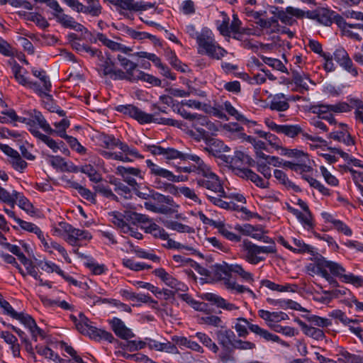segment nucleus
I'll return each mask as SVG.
<instances>
[{
    "label": "nucleus",
    "mask_w": 363,
    "mask_h": 363,
    "mask_svg": "<svg viewBox=\"0 0 363 363\" xmlns=\"http://www.w3.org/2000/svg\"><path fill=\"white\" fill-rule=\"evenodd\" d=\"M108 75L113 80H127L131 82H135V74H133L129 72H123V70L116 69L115 67Z\"/></svg>",
    "instance_id": "nucleus-34"
},
{
    "label": "nucleus",
    "mask_w": 363,
    "mask_h": 363,
    "mask_svg": "<svg viewBox=\"0 0 363 363\" xmlns=\"http://www.w3.org/2000/svg\"><path fill=\"white\" fill-rule=\"evenodd\" d=\"M301 133H302V128L298 125H281L279 132L290 138H294Z\"/></svg>",
    "instance_id": "nucleus-44"
},
{
    "label": "nucleus",
    "mask_w": 363,
    "mask_h": 363,
    "mask_svg": "<svg viewBox=\"0 0 363 363\" xmlns=\"http://www.w3.org/2000/svg\"><path fill=\"white\" fill-rule=\"evenodd\" d=\"M80 171L87 174L91 182L98 183L102 180L101 175L91 164H86L81 167Z\"/></svg>",
    "instance_id": "nucleus-41"
},
{
    "label": "nucleus",
    "mask_w": 363,
    "mask_h": 363,
    "mask_svg": "<svg viewBox=\"0 0 363 363\" xmlns=\"http://www.w3.org/2000/svg\"><path fill=\"white\" fill-rule=\"evenodd\" d=\"M247 155L241 151H235L233 157L224 156V161L229 163L232 168L238 167L245 161Z\"/></svg>",
    "instance_id": "nucleus-35"
},
{
    "label": "nucleus",
    "mask_w": 363,
    "mask_h": 363,
    "mask_svg": "<svg viewBox=\"0 0 363 363\" xmlns=\"http://www.w3.org/2000/svg\"><path fill=\"white\" fill-rule=\"evenodd\" d=\"M108 321L111 325L112 330L118 337L123 340H128L135 336L131 330L128 328L120 318H113Z\"/></svg>",
    "instance_id": "nucleus-12"
},
{
    "label": "nucleus",
    "mask_w": 363,
    "mask_h": 363,
    "mask_svg": "<svg viewBox=\"0 0 363 363\" xmlns=\"http://www.w3.org/2000/svg\"><path fill=\"white\" fill-rule=\"evenodd\" d=\"M238 322L235 323L234 328L238 333V337H245L248 335V325L250 323L244 318H239L237 319Z\"/></svg>",
    "instance_id": "nucleus-43"
},
{
    "label": "nucleus",
    "mask_w": 363,
    "mask_h": 363,
    "mask_svg": "<svg viewBox=\"0 0 363 363\" xmlns=\"http://www.w3.org/2000/svg\"><path fill=\"white\" fill-rule=\"evenodd\" d=\"M123 218L133 225H137L138 223L146 224L150 222V218L147 216L132 211H125Z\"/></svg>",
    "instance_id": "nucleus-25"
},
{
    "label": "nucleus",
    "mask_w": 363,
    "mask_h": 363,
    "mask_svg": "<svg viewBox=\"0 0 363 363\" xmlns=\"http://www.w3.org/2000/svg\"><path fill=\"white\" fill-rule=\"evenodd\" d=\"M342 363H363V357L342 351Z\"/></svg>",
    "instance_id": "nucleus-64"
},
{
    "label": "nucleus",
    "mask_w": 363,
    "mask_h": 363,
    "mask_svg": "<svg viewBox=\"0 0 363 363\" xmlns=\"http://www.w3.org/2000/svg\"><path fill=\"white\" fill-rule=\"evenodd\" d=\"M342 143L346 145L347 152H352L355 150L354 140L347 132V125L343 123H342Z\"/></svg>",
    "instance_id": "nucleus-40"
},
{
    "label": "nucleus",
    "mask_w": 363,
    "mask_h": 363,
    "mask_svg": "<svg viewBox=\"0 0 363 363\" xmlns=\"http://www.w3.org/2000/svg\"><path fill=\"white\" fill-rule=\"evenodd\" d=\"M31 123H36L38 125L47 133L52 134L55 131L51 128L50 125L48 123L43 114L36 110H33V113H30Z\"/></svg>",
    "instance_id": "nucleus-26"
},
{
    "label": "nucleus",
    "mask_w": 363,
    "mask_h": 363,
    "mask_svg": "<svg viewBox=\"0 0 363 363\" xmlns=\"http://www.w3.org/2000/svg\"><path fill=\"white\" fill-rule=\"evenodd\" d=\"M347 19L363 21V13L353 10H347L342 13V25H343L344 21H346Z\"/></svg>",
    "instance_id": "nucleus-61"
},
{
    "label": "nucleus",
    "mask_w": 363,
    "mask_h": 363,
    "mask_svg": "<svg viewBox=\"0 0 363 363\" xmlns=\"http://www.w3.org/2000/svg\"><path fill=\"white\" fill-rule=\"evenodd\" d=\"M293 82L299 87L304 90L308 89L307 82L310 81L307 77H303L301 73L296 70L292 71Z\"/></svg>",
    "instance_id": "nucleus-55"
},
{
    "label": "nucleus",
    "mask_w": 363,
    "mask_h": 363,
    "mask_svg": "<svg viewBox=\"0 0 363 363\" xmlns=\"http://www.w3.org/2000/svg\"><path fill=\"white\" fill-rule=\"evenodd\" d=\"M362 25L359 23H350L344 21L343 25H342V35H347L352 38L360 40V38L358 33H353L348 30V28H361Z\"/></svg>",
    "instance_id": "nucleus-49"
},
{
    "label": "nucleus",
    "mask_w": 363,
    "mask_h": 363,
    "mask_svg": "<svg viewBox=\"0 0 363 363\" xmlns=\"http://www.w3.org/2000/svg\"><path fill=\"white\" fill-rule=\"evenodd\" d=\"M135 82L142 80L157 86H160L162 84V81L160 79L139 69L135 73Z\"/></svg>",
    "instance_id": "nucleus-37"
},
{
    "label": "nucleus",
    "mask_w": 363,
    "mask_h": 363,
    "mask_svg": "<svg viewBox=\"0 0 363 363\" xmlns=\"http://www.w3.org/2000/svg\"><path fill=\"white\" fill-rule=\"evenodd\" d=\"M242 247L245 252V259L251 264H257L264 260L265 257L261 255L263 253L274 254L277 252L274 245L258 246L247 240L242 242Z\"/></svg>",
    "instance_id": "nucleus-2"
},
{
    "label": "nucleus",
    "mask_w": 363,
    "mask_h": 363,
    "mask_svg": "<svg viewBox=\"0 0 363 363\" xmlns=\"http://www.w3.org/2000/svg\"><path fill=\"white\" fill-rule=\"evenodd\" d=\"M342 282L350 284L356 287L363 286V279L355 276L352 273H345V269L342 267Z\"/></svg>",
    "instance_id": "nucleus-36"
},
{
    "label": "nucleus",
    "mask_w": 363,
    "mask_h": 363,
    "mask_svg": "<svg viewBox=\"0 0 363 363\" xmlns=\"http://www.w3.org/2000/svg\"><path fill=\"white\" fill-rule=\"evenodd\" d=\"M174 111H177V112L179 114H180L184 118L191 121L193 127H194L197 130V131L202 135L203 139H207L208 133L204 129L197 127L199 124L208 125L207 118L206 116H203L197 113L191 114L190 113H188L182 106H180L179 102L177 104V106Z\"/></svg>",
    "instance_id": "nucleus-9"
},
{
    "label": "nucleus",
    "mask_w": 363,
    "mask_h": 363,
    "mask_svg": "<svg viewBox=\"0 0 363 363\" xmlns=\"http://www.w3.org/2000/svg\"><path fill=\"white\" fill-rule=\"evenodd\" d=\"M152 199L160 203H166L170 206H177L172 197L169 196H164L162 194L154 191Z\"/></svg>",
    "instance_id": "nucleus-60"
},
{
    "label": "nucleus",
    "mask_w": 363,
    "mask_h": 363,
    "mask_svg": "<svg viewBox=\"0 0 363 363\" xmlns=\"http://www.w3.org/2000/svg\"><path fill=\"white\" fill-rule=\"evenodd\" d=\"M146 164L150 169V174L155 177V184L156 181H161L159 179L160 178L164 179L171 182H179L180 181L179 176L174 175L171 171L160 167L150 160H146Z\"/></svg>",
    "instance_id": "nucleus-10"
},
{
    "label": "nucleus",
    "mask_w": 363,
    "mask_h": 363,
    "mask_svg": "<svg viewBox=\"0 0 363 363\" xmlns=\"http://www.w3.org/2000/svg\"><path fill=\"white\" fill-rule=\"evenodd\" d=\"M99 145L105 149L113 150L114 147L120 148L122 141L113 135L101 133L98 137Z\"/></svg>",
    "instance_id": "nucleus-20"
},
{
    "label": "nucleus",
    "mask_w": 363,
    "mask_h": 363,
    "mask_svg": "<svg viewBox=\"0 0 363 363\" xmlns=\"http://www.w3.org/2000/svg\"><path fill=\"white\" fill-rule=\"evenodd\" d=\"M274 177L283 185L287 188L292 189L294 191L298 192L301 191L300 188L291 182L286 174L281 170L275 169L274 172Z\"/></svg>",
    "instance_id": "nucleus-33"
},
{
    "label": "nucleus",
    "mask_w": 363,
    "mask_h": 363,
    "mask_svg": "<svg viewBox=\"0 0 363 363\" xmlns=\"http://www.w3.org/2000/svg\"><path fill=\"white\" fill-rule=\"evenodd\" d=\"M190 160L195 162L192 167L199 174L208 173L211 168L196 155L185 154L184 160Z\"/></svg>",
    "instance_id": "nucleus-23"
},
{
    "label": "nucleus",
    "mask_w": 363,
    "mask_h": 363,
    "mask_svg": "<svg viewBox=\"0 0 363 363\" xmlns=\"http://www.w3.org/2000/svg\"><path fill=\"white\" fill-rule=\"evenodd\" d=\"M284 155L290 157H294L297 159L298 160H300V162H309V157L308 154L305 153L302 150H290V149H284Z\"/></svg>",
    "instance_id": "nucleus-54"
},
{
    "label": "nucleus",
    "mask_w": 363,
    "mask_h": 363,
    "mask_svg": "<svg viewBox=\"0 0 363 363\" xmlns=\"http://www.w3.org/2000/svg\"><path fill=\"white\" fill-rule=\"evenodd\" d=\"M318 269H321V277L325 278L332 287L338 286V282L335 279L340 274V265L334 262L326 260L324 257L318 258Z\"/></svg>",
    "instance_id": "nucleus-6"
},
{
    "label": "nucleus",
    "mask_w": 363,
    "mask_h": 363,
    "mask_svg": "<svg viewBox=\"0 0 363 363\" xmlns=\"http://www.w3.org/2000/svg\"><path fill=\"white\" fill-rule=\"evenodd\" d=\"M230 264L223 262L220 264H215L211 267L212 277L216 280H223L224 281L230 276Z\"/></svg>",
    "instance_id": "nucleus-18"
},
{
    "label": "nucleus",
    "mask_w": 363,
    "mask_h": 363,
    "mask_svg": "<svg viewBox=\"0 0 363 363\" xmlns=\"http://www.w3.org/2000/svg\"><path fill=\"white\" fill-rule=\"evenodd\" d=\"M201 175L203 178L196 180V184L199 187L206 189L210 193L218 194L220 196H226L224 189L216 174L210 169L208 173Z\"/></svg>",
    "instance_id": "nucleus-7"
},
{
    "label": "nucleus",
    "mask_w": 363,
    "mask_h": 363,
    "mask_svg": "<svg viewBox=\"0 0 363 363\" xmlns=\"http://www.w3.org/2000/svg\"><path fill=\"white\" fill-rule=\"evenodd\" d=\"M87 6L84 5L82 13L91 16H99L101 13L102 7L99 0H86Z\"/></svg>",
    "instance_id": "nucleus-29"
},
{
    "label": "nucleus",
    "mask_w": 363,
    "mask_h": 363,
    "mask_svg": "<svg viewBox=\"0 0 363 363\" xmlns=\"http://www.w3.org/2000/svg\"><path fill=\"white\" fill-rule=\"evenodd\" d=\"M256 345L255 343L247 341V340H242L241 339L236 338L235 342H234V347L233 350H242V351H247V350H254L256 349Z\"/></svg>",
    "instance_id": "nucleus-57"
},
{
    "label": "nucleus",
    "mask_w": 363,
    "mask_h": 363,
    "mask_svg": "<svg viewBox=\"0 0 363 363\" xmlns=\"http://www.w3.org/2000/svg\"><path fill=\"white\" fill-rule=\"evenodd\" d=\"M0 244L6 248L9 252L16 255L18 259L21 261V263L26 262V257L25 255L21 251V249L18 246L12 245L9 242H0Z\"/></svg>",
    "instance_id": "nucleus-52"
},
{
    "label": "nucleus",
    "mask_w": 363,
    "mask_h": 363,
    "mask_svg": "<svg viewBox=\"0 0 363 363\" xmlns=\"http://www.w3.org/2000/svg\"><path fill=\"white\" fill-rule=\"evenodd\" d=\"M318 16L317 21L321 24L330 26L334 22L337 26H340V16L333 11L327 9H320Z\"/></svg>",
    "instance_id": "nucleus-15"
},
{
    "label": "nucleus",
    "mask_w": 363,
    "mask_h": 363,
    "mask_svg": "<svg viewBox=\"0 0 363 363\" xmlns=\"http://www.w3.org/2000/svg\"><path fill=\"white\" fill-rule=\"evenodd\" d=\"M21 323L28 328L32 339L35 342L38 340V336H40L42 339L45 338V332L37 325L35 320L30 315L27 314L25 317H23Z\"/></svg>",
    "instance_id": "nucleus-13"
},
{
    "label": "nucleus",
    "mask_w": 363,
    "mask_h": 363,
    "mask_svg": "<svg viewBox=\"0 0 363 363\" xmlns=\"http://www.w3.org/2000/svg\"><path fill=\"white\" fill-rule=\"evenodd\" d=\"M289 99L286 97L284 94H277L272 96L269 104V108L272 111L279 112L285 111L289 109Z\"/></svg>",
    "instance_id": "nucleus-16"
},
{
    "label": "nucleus",
    "mask_w": 363,
    "mask_h": 363,
    "mask_svg": "<svg viewBox=\"0 0 363 363\" xmlns=\"http://www.w3.org/2000/svg\"><path fill=\"white\" fill-rule=\"evenodd\" d=\"M185 154L174 148L167 147L164 148L163 156L167 160L179 159L184 161Z\"/></svg>",
    "instance_id": "nucleus-56"
},
{
    "label": "nucleus",
    "mask_w": 363,
    "mask_h": 363,
    "mask_svg": "<svg viewBox=\"0 0 363 363\" xmlns=\"http://www.w3.org/2000/svg\"><path fill=\"white\" fill-rule=\"evenodd\" d=\"M44 4L53 10V16L64 28L74 29L77 31L85 30L83 25L76 22L73 17L64 13L63 9L56 0L44 1Z\"/></svg>",
    "instance_id": "nucleus-4"
},
{
    "label": "nucleus",
    "mask_w": 363,
    "mask_h": 363,
    "mask_svg": "<svg viewBox=\"0 0 363 363\" xmlns=\"http://www.w3.org/2000/svg\"><path fill=\"white\" fill-rule=\"evenodd\" d=\"M211 225H213L216 228H217L218 230V232L226 239L233 242L240 241L241 237L228 230L225 228V224L223 222H217L214 220H211Z\"/></svg>",
    "instance_id": "nucleus-28"
},
{
    "label": "nucleus",
    "mask_w": 363,
    "mask_h": 363,
    "mask_svg": "<svg viewBox=\"0 0 363 363\" xmlns=\"http://www.w3.org/2000/svg\"><path fill=\"white\" fill-rule=\"evenodd\" d=\"M118 60L119 61L121 66L123 67L126 72H129L133 74H135L138 71V65L125 57L118 55L117 57Z\"/></svg>",
    "instance_id": "nucleus-48"
},
{
    "label": "nucleus",
    "mask_w": 363,
    "mask_h": 363,
    "mask_svg": "<svg viewBox=\"0 0 363 363\" xmlns=\"http://www.w3.org/2000/svg\"><path fill=\"white\" fill-rule=\"evenodd\" d=\"M196 42L199 48L213 59L220 60L227 54V51L217 43L211 33L208 31L199 34Z\"/></svg>",
    "instance_id": "nucleus-3"
},
{
    "label": "nucleus",
    "mask_w": 363,
    "mask_h": 363,
    "mask_svg": "<svg viewBox=\"0 0 363 363\" xmlns=\"http://www.w3.org/2000/svg\"><path fill=\"white\" fill-rule=\"evenodd\" d=\"M86 335H88L91 339L96 341L104 340L108 342H112L114 340L113 335L106 330L97 328L91 325L89 329L87 330Z\"/></svg>",
    "instance_id": "nucleus-17"
},
{
    "label": "nucleus",
    "mask_w": 363,
    "mask_h": 363,
    "mask_svg": "<svg viewBox=\"0 0 363 363\" xmlns=\"http://www.w3.org/2000/svg\"><path fill=\"white\" fill-rule=\"evenodd\" d=\"M91 235L87 230H80L77 228L73 229L69 236L67 237V241L72 246L78 245L77 242L82 240H91Z\"/></svg>",
    "instance_id": "nucleus-22"
},
{
    "label": "nucleus",
    "mask_w": 363,
    "mask_h": 363,
    "mask_svg": "<svg viewBox=\"0 0 363 363\" xmlns=\"http://www.w3.org/2000/svg\"><path fill=\"white\" fill-rule=\"evenodd\" d=\"M220 327L221 329L216 330L215 333L218 344L225 350L233 349L236 340L235 334L230 329Z\"/></svg>",
    "instance_id": "nucleus-11"
},
{
    "label": "nucleus",
    "mask_w": 363,
    "mask_h": 363,
    "mask_svg": "<svg viewBox=\"0 0 363 363\" xmlns=\"http://www.w3.org/2000/svg\"><path fill=\"white\" fill-rule=\"evenodd\" d=\"M277 14L278 19H279L282 23L291 26L294 23L292 16H295L298 18H302L304 17V11L292 6H288L285 11L282 10Z\"/></svg>",
    "instance_id": "nucleus-14"
},
{
    "label": "nucleus",
    "mask_w": 363,
    "mask_h": 363,
    "mask_svg": "<svg viewBox=\"0 0 363 363\" xmlns=\"http://www.w3.org/2000/svg\"><path fill=\"white\" fill-rule=\"evenodd\" d=\"M313 112L318 115V118L324 114H328V112L330 109H331L334 113H340V104H337L335 105H318L315 106L312 108Z\"/></svg>",
    "instance_id": "nucleus-38"
},
{
    "label": "nucleus",
    "mask_w": 363,
    "mask_h": 363,
    "mask_svg": "<svg viewBox=\"0 0 363 363\" xmlns=\"http://www.w3.org/2000/svg\"><path fill=\"white\" fill-rule=\"evenodd\" d=\"M116 109L124 114L130 116L140 124L153 122L171 126L180 125L179 122L176 120L166 118H155L152 114L147 113L131 104L118 106Z\"/></svg>",
    "instance_id": "nucleus-1"
},
{
    "label": "nucleus",
    "mask_w": 363,
    "mask_h": 363,
    "mask_svg": "<svg viewBox=\"0 0 363 363\" xmlns=\"http://www.w3.org/2000/svg\"><path fill=\"white\" fill-rule=\"evenodd\" d=\"M174 111H177V112L179 114H180L184 118L191 121L193 127H194L197 130V131L202 135L203 139H207L208 133L204 129L197 127L199 124L208 125L207 118L206 116H203L197 113L191 114L190 113H188L182 106H180L179 102L177 104V106Z\"/></svg>",
    "instance_id": "nucleus-8"
},
{
    "label": "nucleus",
    "mask_w": 363,
    "mask_h": 363,
    "mask_svg": "<svg viewBox=\"0 0 363 363\" xmlns=\"http://www.w3.org/2000/svg\"><path fill=\"white\" fill-rule=\"evenodd\" d=\"M17 223L21 226L22 229L35 233L38 238L44 243L45 246L48 245V243L45 242L43 232L36 225L25 221L22 219H17Z\"/></svg>",
    "instance_id": "nucleus-27"
},
{
    "label": "nucleus",
    "mask_w": 363,
    "mask_h": 363,
    "mask_svg": "<svg viewBox=\"0 0 363 363\" xmlns=\"http://www.w3.org/2000/svg\"><path fill=\"white\" fill-rule=\"evenodd\" d=\"M166 226L173 230H176L179 233H194V229L189 225H184L177 221L170 220L166 224Z\"/></svg>",
    "instance_id": "nucleus-46"
},
{
    "label": "nucleus",
    "mask_w": 363,
    "mask_h": 363,
    "mask_svg": "<svg viewBox=\"0 0 363 363\" xmlns=\"http://www.w3.org/2000/svg\"><path fill=\"white\" fill-rule=\"evenodd\" d=\"M206 196L207 198L216 206L227 209L229 208V203L222 200L225 196H220L218 194L206 192Z\"/></svg>",
    "instance_id": "nucleus-59"
},
{
    "label": "nucleus",
    "mask_w": 363,
    "mask_h": 363,
    "mask_svg": "<svg viewBox=\"0 0 363 363\" xmlns=\"http://www.w3.org/2000/svg\"><path fill=\"white\" fill-rule=\"evenodd\" d=\"M120 150H121V152L119 153L110 152L105 150H100L99 152L106 159L118 160L123 162H133V160L130 158L129 156H131L135 159L144 158L143 155L140 154L135 148L129 147L128 144L123 142L121 143Z\"/></svg>",
    "instance_id": "nucleus-5"
},
{
    "label": "nucleus",
    "mask_w": 363,
    "mask_h": 363,
    "mask_svg": "<svg viewBox=\"0 0 363 363\" xmlns=\"http://www.w3.org/2000/svg\"><path fill=\"white\" fill-rule=\"evenodd\" d=\"M262 284L267 288L272 290V291H277L279 292H284V291H294V289H291V286L290 284H286L285 286L277 284L273 281H271L268 279H264L262 281Z\"/></svg>",
    "instance_id": "nucleus-50"
},
{
    "label": "nucleus",
    "mask_w": 363,
    "mask_h": 363,
    "mask_svg": "<svg viewBox=\"0 0 363 363\" xmlns=\"http://www.w3.org/2000/svg\"><path fill=\"white\" fill-rule=\"evenodd\" d=\"M248 328L251 332L259 335L267 341H272L276 342H279L281 341L279 336L270 333L267 330L261 328L257 325L250 323V325H248Z\"/></svg>",
    "instance_id": "nucleus-24"
},
{
    "label": "nucleus",
    "mask_w": 363,
    "mask_h": 363,
    "mask_svg": "<svg viewBox=\"0 0 363 363\" xmlns=\"http://www.w3.org/2000/svg\"><path fill=\"white\" fill-rule=\"evenodd\" d=\"M94 190L96 193L102 194L106 198L111 199L114 201H118V197L116 196L111 189H109L108 186H104V184H98L96 186H94Z\"/></svg>",
    "instance_id": "nucleus-62"
},
{
    "label": "nucleus",
    "mask_w": 363,
    "mask_h": 363,
    "mask_svg": "<svg viewBox=\"0 0 363 363\" xmlns=\"http://www.w3.org/2000/svg\"><path fill=\"white\" fill-rule=\"evenodd\" d=\"M33 74L39 78L40 82L43 84L42 86L40 85V89L41 90H50L52 88V84L50 81L49 77L46 75L45 72L44 70H37L35 69H32Z\"/></svg>",
    "instance_id": "nucleus-42"
},
{
    "label": "nucleus",
    "mask_w": 363,
    "mask_h": 363,
    "mask_svg": "<svg viewBox=\"0 0 363 363\" xmlns=\"http://www.w3.org/2000/svg\"><path fill=\"white\" fill-rule=\"evenodd\" d=\"M35 89V93L37 94L40 97L45 98L43 101L44 106L50 112H55L57 111V106L53 101L52 95L50 94V90H41L36 86H33Z\"/></svg>",
    "instance_id": "nucleus-21"
},
{
    "label": "nucleus",
    "mask_w": 363,
    "mask_h": 363,
    "mask_svg": "<svg viewBox=\"0 0 363 363\" xmlns=\"http://www.w3.org/2000/svg\"><path fill=\"white\" fill-rule=\"evenodd\" d=\"M91 322L90 320L85 316L83 313H79V322L75 326L76 329L82 335H86L87 330L91 326Z\"/></svg>",
    "instance_id": "nucleus-53"
},
{
    "label": "nucleus",
    "mask_w": 363,
    "mask_h": 363,
    "mask_svg": "<svg viewBox=\"0 0 363 363\" xmlns=\"http://www.w3.org/2000/svg\"><path fill=\"white\" fill-rule=\"evenodd\" d=\"M13 196L15 199V202L18 201V205L21 209L27 213H34L33 204L22 194L13 191Z\"/></svg>",
    "instance_id": "nucleus-32"
},
{
    "label": "nucleus",
    "mask_w": 363,
    "mask_h": 363,
    "mask_svg": "<svg viewBox=\"0 0 363 363\" xmlns=\"http://www.w3.org/2000/svg\"><path fill=\"white\" fill-rule=\"evenodd\" d=\"M99 61L101 62L99 66L102 68L103 74L105 76L109 74L115 67V64L108 54H106V56H104V59Z\"/></svg>",
    "instance_id": "nucleus-58"
},
{
    "label": "nucleus",
    "mask_w": 363,
    "mask_h": 363,
    "mask_svg": "<svg viewBox=\"0 0 363 363\" xmlns=\"http://www.w3.org/2000/svg\"><path fill=\"white\" fill-rule=\"evenodd\" d=\"M231 273H235L240 276L244 280L247 281H253V276L251 273L246 272L243 267L238 264H230Z\"/></svg>",
    "instance_id": "nucleus-51"
},
{
    "label": "nucleus",
    "mask_w": 363,
    "mask_h": 363,
    "mask_svg": "<svg viewBox=\"0 0 363 363\" xmlns=\"http://www.w3.org/2000/svg\"><path fill=\"white\" fill-rule=\"evenodd\" d=\"M0 306L4 308V313L14 319L18 320L20 322L23 319V317L27 315V313H17L10 305V303L4 300L1 301Z\"/></svg>",
    "instance_id": "nucleus-45"
},
{
    "label": "nucleus",
    "mask_w": 363,
    "mask_h": 363,
    "mask_svg": "<svg viewBox=\"0 0 363 363\" xmlns=\"http://www.w3.org/2000/svg\"><path fill=\"white\" fill-rule=\"evenodd\" d=\"M313 112L318 115V118L324 114H328V112L330 109H331L334 113H340V104H337L335 105H318L315 106L312 108Z\"/></svg>",
    "instance_id": "nucleus-39"
},
{
    "label": "nucleus",
    "mask_w": 363,
    "mask_h": 363,
    "mask_svg": "<svg viewBox=\"0 0 363 363\" xmlns=\"http://www.w3.org/2000/svg\"><path fill=\"white\" fill-rule=\"evenodd\" d=\"M222 15L223 16V21L220 23H217V28L223 36L230 37L231 35L229 26L230 18L224 12H222Z\"/></svg>",
    "instance_id": "nucleus-47"
},
{
    "label": "nucleus",
    "mask_w": 363,
    "mask_h": 363,
    "mask_svg": "<svg viewBox=\"0 0 363 363\" xmlns=\"http://www.w3.org/2000/svg\"><path fill=\"white\" fill-rule=\"evenodd\" d=\"M195 337L197 338L205 347L208 348L213 353H217L218 352V346L207 334L198 332L195 334Z\"/></svg>",
    "instance_id": "nucleus-31"
},
{
    "label": "nucleus",
    "mask_w": 363,
    "mask_h": 363,
    "mask_svg": "<svg viewBox=\"0 0 363 363\" xmlns=\"http://www.w3.org/2000/svg\"><path fill=\"white\" fill-rule=\"evenodd\" d=\"M60 347L66 352H67L73 359L77 363H86L84 360L77 355V351L70 345H68L65 342L61 341L60 342Z\"/></svg>",
    "instance_id": "nucleus-63"
},
{
    "label": "nucleus",
    "mask_w": 363,
    "mask_h": 363,
    "mask_svg": "<svg viewBox=\"0 0 363 363\" xmlns=\"http://www.w3.org/2000/svg\"><path fill=\"white\" fill-rule=\"evenodd\" d=\"M296 322L300 325L302 331L306 335L316 340H323L325 338V336L322 330L311 325H308L300 319H297Z\"/></svg>",
    "instance_id": "nucleus-19"
},
{
    "label": "nucleus",
    "mask_w": 363,
    "mask_h": 363,
    "mask_svg": "<svg viewBox=\"0 0 363 363\" xmlns=\"http://www.w3.org/2000/svg\"><path fill=\"white\" fill-rule=\"evenodd\" d=\"M223 108L225 110V111L229 115L234 117L237 121L244 124H247L249 123H252L253 124L256 123L255 121H250V120L247 119L243 115L240 114L229 101L224 102Z\"/></svg>",
    "instance_id": "nucleus-30"
}]
</instances>
